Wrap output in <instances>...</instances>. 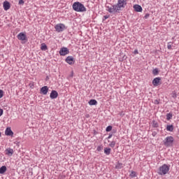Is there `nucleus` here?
Wrapping results in <instances>:
<instances>
[{"label": "nucleus", "instance_id": "f8f14e48", "mask_svg": "<svg viewBox=\"0 0 179 179\" xmlns=\"http://www.w3.org/2000/svg\"><path fill=\"white\" fill-rule=\"evenodd\" d=\"M3 7L4 10H9V9H10V3L8 1H3Z\"/></svg>", "mask_w": 179, "mask_h": 179}, {"label": "nucleus", "instance_id": "c756f323", "mask_svg": "<svg viewBox=\"0 0 179 179\" xmlns=\"http://www.w3.org/2000/svg\"><path fill=\"white\" fill-rule=\"evenodd\" d=\"M18 4H20V5H24V0H19Z\"/></svg>", "mask_w": 179, "mask_h": 179}, {"label": "nucleus", "instance_id": "79ce46f5", "mask_svg": "<svg viewBox=\"0 0 179 179\" xmlns=\"http://www.w3.org/2000/svg\"><path fill=\"white\" fill-rule=\"evenodd\" d=\"M0 138H1V135H0Z\"/></svg>", "mask_w": 179, "mask_h": 179}, {"label": "nucleus", "instance_id": "f3484780", "mask_svg": "<svg viewBox=\"0 0 179 179\" xmlns=\"http://www.w3.org/2000/svg\"><path fill=\"white\" fill-rule=\"evenodd\" d=\"M41 51H47V50H48V47L45 43H43L41 45Z\"/></svg>", "mask_w": 179, "mask_h": 179}, {"label": "nucleus", "instance_id": "b1692460", "mask_svg": "<svg viewBox=\"0 0 179 179\" xmlns=\"http://www.w3.org/2000/svg\"><path fill=\"white\" fill-rule=\"evenodd\" d=\"M110 152H111V148H104V153L106 154L107 155H110Z\"/></svg>", "mask_w": 179, "mask_h": 179}, {"label": "nucleus", "instance_id": "7ed1b4c3", "mask_svg": "<svg viewBox=\"0 0 179 179\" xmlns=\"http://www.w3.org/2000/svg\"><path fill=\"white\" fill-rule=\"evenodd\" d=\"M164 145L166 146V148H171L173 146V143H174V138L173 136H168L164 141Z\"/></svg>", "mask_w": 179, "mask_h": 179}, {"label": "nucleus", "instance_id": "20e7f679", "mask_svg": "<svg viewBox=\"0 0 179 179\" xmlns=\"http://www.w3.org/2000/svg\"><path fill=\"white\" fill-rule=\"evenodd\" d=\"M55 29L57 33H61L64 31V30H66V27L65 24L62 23H59L55 25Z\"/></svg>", "mask_w": 179, "mask_h": 179}, {"label": "nucleus", "instance_id": "412c9836", "mask_svg": "<svg viewBox=\"0 0 179 179\" xmlns=\"http://www.w3.org/2000/svg\"><path fill=\"white\" fill-rule=\"evenodd\" d=\"M6 171V166H2L0 168V174H4V173Z\"/></svg>", "mask_w": 179, "mask_h": 179}, {"label": "nucleus", "instance_id": "5701e85b", "mask_svg": "<svg viewBox=\"0 0 179 179\" xmlns=\"http://www.w3.org/2000/svg\"><path fill=\"white\" fill-rule=\"evenodd\" d=\"M152 124L153 128H159V123H157L156 120H152Z\"/></svg>", "mask_w": 179, "mask_h": 179}, {"label": "nucleus", "instance_id": "4be33fe9", "mask_svg": "<svg viewBox=\"0 0 179 179\" xmlns=\"http://www.w3.org/2000/svg\"><path fill=\"white\" fill-rule=\"evenodd\" d=\"M152 74L154 75V76H157V75H159V69L155 68L152 70Z\"/></svg>", "mask_w": 179, "mask_h": 179}, {"label": "nucleus", "instance_id": "7c9ffc66", "mask_svg": "<svg viewBox=\"0 0 179 179\" xmlns=\"http://www.w3.org/2000/svg\"><path fill=\"white\" fill-rule=\"evenodd\" d=\"M110 146H111V148H114L115 146V141H112Z\"/></svg>", "mask_w": 179, "mask_h": 179}, {"label": "nucleus", "instance_id": "72a5a7b5", "mask_svg": "<svg viewBox=\"0 0 179 179\" xmlns=\"http://www.w3.org/2000/svg\"><path fill=\"white\" fill-rule=\"evenodd\" d=\"M3 115V109L0 108V117H2Z\"/></svg>", "mask_w": 179, "mask_h": 179}, {"label": "nucleus", "instance_id": "c85d7f7f", "mask_svg": "<svg viewBox=\"0 0 179 179\" xmlns=\"http://www.w3.org/2000/svg\"><path fill=\"white\" fill-rule=\"evenodd\" d=\"M3 97V90H0V99Z\"/></svg>", "mask_w": 179, "mask_h": 179}, {"label": "nucleus", "instance_id": "423d86ee", "mask_svg": "<svg viewBox=\"0 0 179 179\" xmlns=\"http://www.w3.org/2000/svg\"><path fill=\"white\" fill-rule=\"evenodd\" d=\"M59 54L62 57H65V55H68V54H69V49H68V48L63 47L60 48Z\"/></svg>", "mask_w": 179, "mask_h": 179}, {"label": "nucleus", "instance_id": "39448f33", "mask_svg": "<svg viewBox=\"0 0 179 179\" xmlns=\"http://www.w3.org/2000/svg\"><path fill=\"white\" fill-rule=\"evenodd\" d=\"M127 5V0H118L117 3L115 4V6L117 10H121V8H124Z\"/></svg>", "mask_w": 179, "mask_h": 179}, {"label": "nucleus", "instance_id": "ea45409f", "mask_svg": "<svg viewBox=\"0 0 179 179\" xmlns=\"http://www.w3.org/2000/svg\"><path fill=\"white\" fill-rule=\"evenodd\" d=\"M127 57L125 56L123 57V59H125Z\"/></svg>", "mask_w": 179, "mask_h": 179}, {"label": "nucleus", "instance_id": "4468645a", "mask_svg": "<svg viewBox=\"0 0 179 179\" xmlns=\"http://www.w3.org/2000/svg\"><path fill=\"white\" fill-rule=\"evenodd\" d=\"M134 10L136 12H142V10H143L142 6H141L138 4L134 5Z\"/></svg>", "mask_w": 179, "mask_h": 179}, {"label": "nucleus", "instance_id": "9d476101", "mask_svg": "<svg viewBox=\"0 0 179 179\" xmlns=\"http://www.w3.org/2000/svg\"><path fill=\"white\" fill-rule=\"evenodd\" d=\"M162 80V78L160 77H157L155 78H154L152 80V85L153 86H155V87L157 86H159V85H160V81Z\"/></svg>", "mask_w": 179, "mask_h": 179}, {"label": "nucleus", "instance_id": "1a4fd4ad", "mask_svg": "<svg viewBox=\"0 0 179 179\" xmlns=\"http://www.w3.org/2000/svg\"><path fill=\"white\" fill-rule=\"evenodd\" d=\"M66 62L69 64V65H73L75 64V58L72 56H69L65 59Z\"/></svg>", "mask_w": 179, "mask_h": 179}, {"label": "nucleus", "instance_id": "f704fd0d", "mask_svg": "<svg viewBox=\"0 0 179 179\" xmlns=\"http://www.w3.org/2000/svg\"><path fill=\"white\" fill-rule=\"evenodd\" d=\"M170 43H168V45H167L168 50H171V45Z\"/></svg>", "mask_w": 179, "mask_h": 179}, {"label": "nucleus", "instance_id": "0eeeda50", "mask_svg": "<svg viewBox=\"0 0 179 179\" xmlns=\"http://www.w3.org/2000/svg\"><path fill=\"white\" fill-rule=\"evenodd\" d=\"M17 38L20 41H27V36L24 32H21L17 36Z\"/></svg>", "mask_w": 179, "mask_h": 179}, {"label": "nucleus", "instance_id": "a211bd4d", "mask_svg": "<svg viewBox=\"0 0 179 179\" xmlns=\"http://www.w3.org/2000/svg\"><path fill=\"white\" fill-rule=\"evenodd\" d=\"M6 155H8V156H12V155H13V149L12 148L6 149Z\"/></svg>", "mask_w": 179, "mask_h": 179}, {"label": "nucleus", "instance_id": "2f4dec72", "mask_svg": "<svg viewBox=\"0 0 179 179\" xmlns=\"http://www.w3.org/2000/svg\"><path fill=\"white\" fill-rule=\"evenodd\" d=\"M149 16H150V14L146 13L145 15L144 16V19H149Z\"/></svg>", "mask_w": 179, "mask_h": 179}, {"label": "nucleus", "instance_id": "4c0bfd02", "mask_svg": "<svg viewBox=\"0 0 179 179\" xmlns=\"http://www.w3.org/2000/svg\"><path fill=\"white\" fill-rule=\"evenodd\" d=\"M134 54H135L136 55V54H139V52L138 51V50H135L134 51Z\"/></svg>", "mask_w": 179, "mask_h": 179}, {"label": "nucleus", "instance_id": "cd10ccee", "mask_svg": "<svg viewBox=\"0 0 179 179\" xmlns=\"http://www.w3.org/2000/svg\"><path fill=\"white\" fill-rule=\"evenodd\" d=\"M130 176L132 178H134V177H136V173L135 171H132L131 173H130Z\"/></svg>", "mask_w": 179, "mask_h": 179}, {"label": "nucleus", "instance_id": "c9c22d12", "mask_svg": "<svg viewBox=\"0 0 179 179\" xmlns=\"http://www.w3.org/2000/svg\"><path fill=\"white\" fill-rule=\"evenodd\" d=\"M154 104H159V100L155 99V100L154 101Z\"/></svg>", "mask_w": 179, "mask_h": 179}, {"label": "nucleus", "instance_id": "bb28decb", "mask_svg": "<svg viewBox=\"0 0 179 179\" xmlns=\"http://www.w3.org/2000/svg\"><path fill=\"white\" fill-rule=\"evenodd\" d=\"M115 169H122V164H117V165H116V166H115Z\"/></svg>", "mask_w": 179, "mask_h": 179}, {"label": "nucleus", "instance_id": "9b49d317", "mask_svg": "<svg viewBox=\"0 0 179 179\" xmlns=\"http://www.w3.org/2000/svg\"><path fill=\"white\" fill-rule=\"evenodd\" d=\"M48 90L49 89L48 86H43L41 88L40 93L41 94H43L44 96H45L47 93H48Z\"/></svg>", "mask_w": 179, "mask_h": 179}, {"label": "nucleus", "instance_id": "f257e3e1", "mask_svg": "<svg viewBox=\"0 0 179 179\" xmlns=\"http://www.w3.org/2000/svg\"><path fill=\"white\" fill-rule=\"evenodd\" d=\"M72 8L75 12H86V7L79 1L74 2Z\"/></svg>", "mask_w": 179, "mask_h": 179}, {"label": "nucleus", "instance_id": "f03ea898", "mask_svg": "<svg viewBox=\"0 0 179 179\" xmlns=\"http://www.w3.org/2000/svg\"><path fill=\"white\" fill-rule=\"evenodd\" d=\"M169 171L170 166L164 164L159 167L158 174H159V176H166V174H167V173H169Z\"/></svg>", "mask_w": 179, "mask_h": 179}, {"label": "nucleus", "instance_id": "a878e982", "mask_svg": "<svg viewBox=\"0 0 179 179\" xmlns=\"http://www.w3.org/2000/svg\"><path fill=\"white\" fill-rule=\"evenodd\" d=\"M29 129H31L30 128L26 129L24 131V135H30V130Z\"/></svg>", "mask_w": 179, "mask_h": 179}, {"label": "nucleus", "instance_id": "e433bc0d", "mask_svg": "<svg viewBox=\"0 0 179 179\" xmlns=\"http://www.w3.org/2000/svg\"><path fill=\"white\" fill-rule=\"evenodd\" d=\"M96 150H98V152H100V150H101V146H98Z\"/></svg>", "mask_w": 179, "mask_h": 179}, {"label": "nucleus", "instance_id": "6e6552de", "mask_svg": "<svg viewBox=\"0 0 179 179\" xmlns=\"http://www.w3.org/2000/svg\"><path fill=\"white\" fill-rule=\"evenodd\" d=\"M108 12L109 13H115L116 12H118V9H117V6L113 5L111 7L110 6H106Z\"/></svg>", "mask_w": 179, "mask_h": 179}, {"label": "nucleus", "instance_id": "473e14b6", "mask_svg": "<svg viewBox=\"0 0 179 179\" xmlns=\"http://www.w3.org/2000/svg\"><path fill=\"white\" fill-rule=\"evenodd\" d=\"M108 17H110V15H104L103 17V20H106V19H108Z\"/></svg>", "mask_w": 179, "mask_h": 179}, {"label": "nucleus", "instance_id": "2eb2a0df", "mask_svg": "<svg viewBox=\"0 0 179 179\" xmlns=\"http://www.w3.org/2000/svg\"><path fill=\"white\" fill-rule=\"evenodd\" d=\"M5 135H13V131L10 127H7L6 129Z\"/></svg>", "mask_w": 179, "mask_h": 179}, {"label": "nucleus", "instance_id": "aec40b11", "mask_svg": "<svg viewBox=\"0 0 179 179\" xmlns=\"http://www.w3.org/2000/svg\"><path fill=\"white\" fill-rule=\"evenodd\" d=\"M173 118V113L170 112L169 113L166 114V120L167 121H170Z\"/></svg>", "mask_w": 179, "mask_h": 179}, {"label": "nucleus", "instance_id": "dca6fc26", "mask_svg": "<svg viewBox=\"0 0 179 179\" xmlns=\"http://www.w3.org/2000/svg\"><path fill=\"white\" fill-rule=\"evenodd\" d=\"M88 104L90 106H97V101L96 99H90Z\"/></svg>", "mask_w": 179, "mask_h": 179}, {"label": "nucleus", "instance_id": "393cba45", "mask_svg": "<svg viewBox=\"0 0 179 179\" xmlns=\"http://www.w3.org/2000/svg\"><path fill=\"white\" fill-rule=\"evenodd\" d=\"M113 129V126L109 125L106 127V132H110Z\"/></svg>", "mask_w": 179, "mask_h": 179}, {"label": "nucleus", "instance_id": "a19ab883", "mask_svg": "<svg viewBox=\"0 0 179 179\" xmlns=\"http://www.w3.org/2000/svg\"><path fill=\"white\" fill-rule=\"evenodd\" d=\"M1 134V133L0 132V135Z\"/></svg>", "mask_w": 179, "mask_h": 179}, {"label": "nucleus", "instance_id": "ddd939ff", "mask_svg": "<svg viewBox=\"0 0 179 179\" xmlns=\"http://www.w3.org/2000/svg\"><path fill=\"white\" fill-rule=\"evenodd\" d=\"M50 97L52 99H57V97H58V92L56 90H52Z\"/></svg>", "mask_w": 179, "mask_h": 179}, {"label": "nucleus", "instance_id": "58836bf2", "mask_svg": "<svg viewBox=\"0 0 179 179\" xmlns=\"http://www.w3.org/2000/svg\"><path fill=\"white\" fill-rule=\"evenodd\" d=\"M111 136H113V135H109L108 137V139H110L111 138Z\"/></svg>", "mask_w": 179, "mask_h": 179}, {"label": "nucleus", "instance_id": "6ab92c4d", "mask_svg": "<svg viewBox=\"0 0 179 179\" xmlns=\"http://www.w3.org/2000/svg\"><path fill=\"white\" fill-rule=\"evenodd\" d=\"M166 131H169V132H173V131H174V126H173V124L167 125Z\"/></svg>", "mask_w": 179, "mask_h": 179}]
</instances>
